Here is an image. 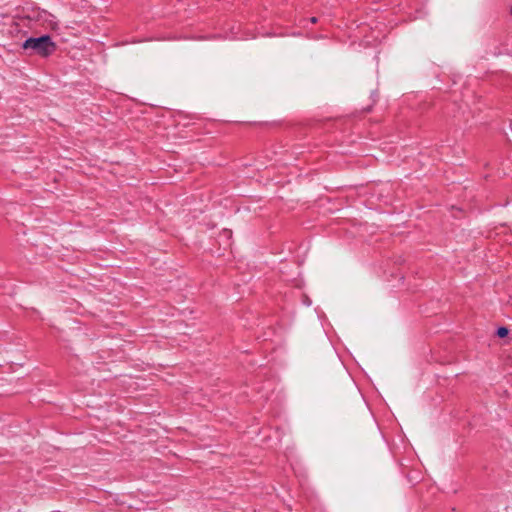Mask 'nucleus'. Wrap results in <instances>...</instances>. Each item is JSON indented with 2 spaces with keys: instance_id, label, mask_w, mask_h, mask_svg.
Segmentation results:
<instances>
[{
  "instance_id": "f257e3e1",
  "label": "nucleus",
  "mask_w": 512,
  "mask_h": 512,
  "mask_svg": "<svg viewBox=\"0 0 512 512\" xmlns=\"http://www.w3.org/2000/svg\"><path fill=\"white\" fill-rule=\"evenodd\" d=\"M21 47L24 50H29L33 54H37L41 57H48L56 50V44L52 41L49 35H42L40 37L27 38Z\"/></svg>"
},
{
  "instance_id": "f03ea898",
  "label": "nucleus",
  "mask_w": 512,
  "mask_h": 512,
  "mask_svg": "<svg viewBox=\"0 0 512 512\" xmlns=\"http://www.w3.org/2000/svg\"><path fill=\"white\" fill-rule=\"evenodd\" d=\"M508 333H509V330L506 327H499L497 329V336L500 338L506 337L508 335Z\"/></svg>"
},
{
  "instance_id": "7ed1b4c3",
  "label": "nucleus",
  "mask_w": 512,
  "mask_h": 512,
  "mask_svg": "<svg viewBox=\"0 0 512 512\" xmlns=\"http://www.w3.org/2000/svg\"><path fill=\"white\" fill-rule=\"evenodd\" d=\"M309 21L314 24V23H316L318 21V19H317V17H311L309 19Z\"/></svg>"
},
{
  "instance_id": "20e7f679",
  "label": "nucleus",
  "mask_w": 512,
  "mask_h": 512,
  "mask_svg": "<svg viewBox=\"0 0 512 512\" xmlns=\"http://www.w3.org/2000/svg\"><path fill=\"white\" fill-rule=\"evenodd\" d=\"M510 13H511V15H512V6H511V9H510Z\"/></svg>"
}]
</instances>
